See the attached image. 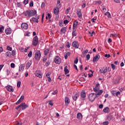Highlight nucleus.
I'll use <instances>...</instances> for the list:
<instances>
[{
    "instance_id": "4468645a",
    "label": "nucleus",
    "mask_w": 125,
    "mask_h": 125,
    "mask_svg": "<svg viewBox=\"0 0 125 125\" xmlns=\"http://www.w3.org/2000/svg\"><path fill=\"white\" fill-rule=\"evenodd\" d=\"M12 32V31L11 30V29H10V28H8L5 30V33L6 35H10Z\"/></svg>"
},
{
    "instance_id": "49530a36",
    "label": "nucleus",
    "mask_w": 125,
    "mask_h": 125,
    "mask_svg": "<svg viewBox=\"0 0 125 125\" xmlns=\"http://www.w3.org/2000/svg\"><path fill=\"white\" fill-rule=\"evenodd\" d=\"M21 85V81H18L17 82V87H19Z\"/></svg>"
},
{
    "instance_id": "f257e3e1",
    "label": "nucleus",
    "mask_w": 125,
    "mask_h": 125,
    "mask_svg": "<svg viewBox=\"0 0 125 125\" xmlns=\"http://www.w3.org/2000/svg\"><path fill=\"white\" fill-rule=\"evenodd\" d=\"M23 14H24L25 16H28V17H33V16H35V15L37 14V11L33 10H27L26 12L23 13Z\"/></svg>"
},
{
    "instance_id": "8fccbe9b",
    "label": "nucleus",
    "mask_w": 125,
    "mask_h": 125,
    "mask_svg": "<svg viewBox=\"0 0 125 125\" xmlns=\"http://www.w3.org/2000/svg\"><path fill=\"white\" fill-rule=\"evenodd\" d=\"M4 29V26H2L1 27H0V33H2V30Z\"/></svg>"
},
{
    "instance_id": "e2e57ef3",
    "label": "nucleus",
    "mask_w": 125,
    "mask_h": 125,
    "mask_svg": "<svg viewBox=\"0 0 125 125\" xmlns=\"http://www.w3.org/2000/svg\"><path fill=\"white\" fill-rule=\"evenodd\" d=\"M47 16H48V19H49V20L51 19V15H50V14L48 13Z\"/></svg>"
},
{
    "instance_id": "b1692460",
    "label": "nucleus",
    "mask_w": 125,
    "mask_h": 125,
    "mask_svg": "<svg viewBox=\"0 0 125 125\" xmlns=\"http://www.w3.org/2000/svg\"><path fill=\"white\" fill-rule=\"evenodd\" d=\"M48 53H49V49H45L44 50V55L46 56L47 54H48Z\"/></svg>"
},
{
    "instance_id": "a878e982",
    "label": "nucleus",
    "mask_w": 125,
    "mask_h": 125,
    "mask_svg": "<svg viewBox=\"0 0 125 125\" xmlns=\"http://www.w3.org/2000/svg\"><path fill=\"white\" fill-rule=\"evenodd\" d=\"M31 65H32V62H28L26 63V68L27 69H29V68H30V67H31Z\"/></svg>"
},
{
    "instance_id": "3c124183",
    "label": "nucleus",
    "mask_w": 125,
    "mask_h": 125,
    "mask_svg": "<svg viewBox=\"0 0 125 125\" xmlns=\"http://www.w3.org/2000/svg\"><path fill=\"white\" fill-rule=\"evenodd\" d=\"M86 58L87 60H89V59H90V55L89 54L87 55Z\"/></svg>"
},
{
    "instance_id": "de8ad7c7",
    "label": "nucleus",
    "mask_w": 125,
    "mask_h": 125,
    "mask_svg": "<svg viewBox=\"0 0 125 125\" xmlns=\"http://www.w3.org/2000/svg\"><path fill=\"white\" fill-rule=\"evenodd\" d=\"M50 64V62L49 61H47L45 62V65L46 66V67H48V66H49V64Z\"/></svg>"
},
{
    "instance_id": "338daca9",
    "label": "nucleus",
    "mask_w": 125,
    "mask_h": 125,
    "mask_svg": "<svg viewBox=\"0 0 125 125\" xmlns=\"http://www.w3.org/2000/svg\"><path fill=\"white\" fill-rule=\"evenodd\" d=\"M11 68H14L15 67V64L12 63L11 64Z\"/></svg>"
},
{
    "instance_id": "4d7b16f0",
    "label": "nucleus",
    "mask_w": 125,
    "mask_h": 125,
    "mask_svg": "<svg viewBox=\"0 0 125 125\" xmlns=\"http://www.w3.org/2000/svg\"><path fill=\"white\" fill-rule=\"evenodd\" d=\"M111 67L112 68L113 70H115V69H116V66L114 64H111Z\"/></svg>"
},
{
    "instance_id": "4c0bfd02",
    "label": "nucleus",
    "mask_w": 125,
    "mask_h": 125,
    "mask_svg": "<svg viewBox=\"0 0 125 125\" xmlns=\"http://www.w3.org/2000/svg\"><path fill=\"white\" fill-rule=\"evenodd\" d=\"M72 36L73 37H76L77 36V33H76V30H74L72 32Z\"/></svg>"
},
{
    "instance_id": "c03bdc74",
    "label": "nucleus",
    "mask_w": 125,
    "mask_h": 125,
    "mask_svg": "<svg viewBox=\"0 0 125 125\" xmlns=\"http://www.w3.org/2000/svg\"><path fill=\"white\" fill-rule=\"evenodd\" d=\"M59 25L60 27H63V22H62V21H60L59 22Z\"/></svg>"
},
{
    "instance_id": "72a5a7b5",
    "label": "nucleus",
    "mask_w": 125,
    "mask_h": 125,
    "mask_svg": "<svg viewBox=\"0 0 125 125\" xmlns=\"http://www.w3.org/2000/svg\"><path fill=\"white\" fill-rule=\"evenodd\" d=\"M113 119V116L112 115H108L107 117V121H111Z\"/></svg>"
},
{
    "instance_id": "4be33fe9",
    "label": "nucleus",
    "mask_w": 125,
    "mask_h": 125,
    "mask_svg": "<svg viewBox=\"0 0 125 125\" xmlns=\"http://www.w3.org/2000/svg\"><path fill=\"white\" fill-rule=\"evenodd\" d=\"M24 65L21 64L19 66V72H22V71H24Z\"/></svg>"
},
{
    "instance_id": "c85d7f7f",
    "label": "nucleus",
    "mask_w": 125,
    "mask_h": 125,
    "mask_svg": "<svg viewBox=\"0 0 125 125\" xmlns=\"http://www.w3.org/2000/svg\"><path fill=\"white\" fill-rule=\"evenodd\" d=\"M5 55L6 56V58L10 57V56H11V53L9 51H7L5 53Z\"/></svg>"
},
{
    "instance_id": "37998d69",
    "label": "nucleus",
    "mask_w": 125,
    "mask_h": 125,
    "mask_svg": "<svg viewBox=\"0 0 125 125\" xmlns=\"http://www.w3.org/2000/svg\"><path fill=\"white\" fill-rule=\"evenodd\" d=\"M29 6L30 7H33L34 6V2L33 1H31L29 4Z\"/></svg>"
},
{
    "instance_id": "58836bf2",
    "label": "nucleus",
    "mask_w": 125,
    "mask_h": 125,
    "mask_svg": "<svg viewBox=\"0 0 125 125\" xmlns=\"http://www.w3.org/2000/svg\"><path fill=\"white\" fill-rule=\"evenodd\" d=\"M11 54L12 55V56H15V55H16V52H15V50H13Z\"/></svg>"
},
{
    "instance_id": "7c9ffc66",
    "label": "nucleus",
    "mask_w": 125,
    "mask_h": 125,
    "mask_svg": "<svg viewBox=\"0 0 125 125\" xmlns=\"http://www.w3.org/2000/svg\"><path fill=\"white\" fill-rule=\"evenodd\" d=\"M111 38H117L118 37V34H111L110 35Z\"/></svg>"
},
{
    "instance_id": "79ce46f5",
    "label": "nucleus",
    "mask_w": 125,
    "mask_h": 125,
    "mask_svg": "<svg viewBox=\"0 0 125 125\" xmlns=\"http://www.w3.org/2000/svg\"><path fill=\"white\" fill-rule=\"evenodd\" d=\"M70 45H71V43H70V42H67L66 44V46L68 48H69L70 47Z\"/></svg>"
},
{
    "instance_id": "bb28decb",
    "label": "nucleus",
    "mask_w": 125,
    "mask_h": 125,
    "mask_svg": "<svg viewBox=\"0 0 125 125\" xmlns=\"http://www.w3.org/2000/svg\"><path fill=\"white\" fill-rule=\"evenodd\" d=\"M64 71L65 75H67V74H68L69 73V70L67 69V66H65L64 68Z\"/></svg>"
},
{
    "instance_id": "39448f33",
    "label": "nucleus",
    "mask_w": 125,
    "mask_h": 125,
    "mask_svg": "<svg viewBox=\"0 0 125 125\" xmlns=\"http://www.w3.org/2000/svg\"><path fill=\"white\" fill-rule=\"evenodd\" d=\"M54 62L56 63V64H60L61 63V58L58 56H55L54 59Z\"/></svg>"
},
{
    "instance_id": "ddd939ff",
    "label": "nucleus",
    "mask_w": 125,
    "mask_h": 125,
    "mask_svg": "<svg viewBox=\"0 0 125 125\" xmlns=\"http://www.w3.org/2000/svg\"><path fill=\"white\" fill-rule=\"evenodd\" d=\"M21 28L24 29V30H27L28 29V24L26 23H23L21 25Z\"/></svg>"
},
{
    "instance_id": "a18cd8bd",
    "label": "nucleus",
    "mask_w": 125,
    "mask_h": 125,
    "mask_svg": "<svg viewBox=\"0 0 125 125\" xmlns=\"http://www.w3.org/2000/svg\"><path fill=\"white\" fill-rule=\"evenodd\" d=\"M7 50H9V51H12V48L9 46H7Z\"/></svg>"
},
{
    "instance_id": "052dcab7",
    "label": "nucleus",
    "mask_w": 125,
    "mask_h": 125,
    "mask_svg": "<svg viewBox=\"0 0 125 125\" xmlns=\"http://www.w3.org/2000/svg\"><path fill=\"white\" fill-rule=\"evenodd\" d=\"M64 24H68L69 23V21L65 20L63 21Z\"/></svg>"
},
{
    "instance_id": "5701e85b",
    "label": "nucleus",
    "mask_w": 125,
    "mask_h": 125,
    "mask_svg": "<svg viewBox=\"0 0 125 125\" xmlns=\"http://www.w3.org/2000/svg\"><path fill=\"white\" fill-rule=\"evenodd\" d=\"M77 118L79 119V120H82V119H83V115H82V113H79L77 114Z\"/></svg>"
},
{
    "instance_id": "13d9d810",
    "label": "nucleus",
    "mask_w": 125,
    "mask_h": 125,
    "mask_svg": "<svg viewBox=\"0 0 125 125\" xmlns=\"http://www.w3.org/2000/svg\"><path fill=\"white\" fill-rule=\"evenodd\" d=\"M104 57H106V58H109V57H111V55L110 54H105L104 55Z\"/></svg>"
},
{
    "instance_id": "412c9836",
    "label": "nucleus",
    "mask_w": 125,
    "mask_h": 125,
    "mask_svg": "<svg viewBox=\"0 0 125 125\" xmlns=\"http://www.w3.org/2000/svg\"><path fill=\"white\" fill-rule=\"evenodd\" d=\"M103 111L104 112V113H109L110 108H109L108 107H106L104 109Z\"/></svg>"
},
{
    "instance_id": "69168bd1",
    "label": "nucleus",
    "mask_w": 125,
    "mask_h": 125,
    "mask_svg": "<svg viewBox=\"0 0 125 125\" xmlns=\"http://www.w3.org/2000/svg\"><path fill=\"white\" fill-rule=\"evenodd\" d=\"M44 5H45L44 3L43 2H42L41 4V8H43V7H44Z\"/></svg>"
},
{
    "instance_id": "473e14b6",
    "label": "nucleus",
    "mask_w": 125,
    "mask_h": 125,
    "mask_svg": "<svg viewBox=\"0 0 125 125\" xmlns=\"http://www.w3.org/2000/svg\"><path fill=\"white\" fill-rule=\"evenodd\" d=\"M104 15L107 16L108 18H111V14L109 12L105 13Z\"/></svg>"
},
{
    "instance_id": "423d86ee",
    "label": "nucleus",
    "mask_w": 125,
    "mask_h": 125,
    "mask_svg": "<svg viewBox=\"0 0 125 125\" xmlns=\"http://www.w3.org/2000/svg\"><path fill=\"white\" fill-rule=\"evenodd\" d=\"M35 75L36 76V77H38V78H40V79H42V74L41 73V71L40 70H37L35 72Z\"/></svg>"
},
{
    "instance_id": "2f4dec72",
    "label": "nucleus",
    "mask_w": 125,
    "mask_h": 125,
    "mask_svg": "<svg viewBox=\"0 0 125 125\" xmlns=\"http://www.w3.org/2000/svg\"><path fill=\"white\" fill-rule=\"evenodd\" d=\"M32 20L33 21V22H36V23L39 22V20L37 19V18H34V17L32 18Z\"/></svg>"
},
{
    "instance_id": "0eeeda50",
    "label": "nucleus",
    "mask_w": 125,
    "mask_h": 125,
    "mask_svg": "<svg viewBox=\"0 0 125 125\" xmlns=\"http://www.w3.org/2000/svg\"><path fill=\"white\" fill-rule=\"evenodd\" d=\"M6 88L8 91H9V92H13V91H14V89L12 86L10 85H8L7 86H6Z\"/></svg>"
},
{
    "instance_id": "f3484780",
    "label": "nucleus",
    "mask_w": 125,
    "mask_h": 125,
    "mask_svg": "<svg viewBox=\"0 0 125 125\" xmlns=\"http://www.w3.org/2000/svg\"><path fill=\"white\" fill-rule=\"evenodd\" d=\"M81 96L82 98H85V97H86V94L85 93V91L83 90L81 92Z\"/></svg>"
},
{
    "instance_id": "774afa93",
    "label": "nucleus",
    "mask_w": 125,
    "mask_h": 125,
    "mask_svg": "<svg viewBox=\"0 0 125 125\" xmlns=\"http://www.w3.org/2000/svg\"><path fill=\"white\" fill-rule=\"evenodd\" d=\"M121 94V92L120 91H118L116 93V96H118V95H120Z\"/></svg>"
},
{
    "instance_id": "dca6fc26",
    "label": "nucleus",
    "mask_w": 125,
    "mask_h": 125,
    "mask_svg": "<svg viewBox=\"0 0 125 125\" xmlns=\"http://www.w3.org/2000/svg\"><path fill=\"white\" fill-rule=\"evenodd\" d=\"M107 72V67H103L101 69H100V72L101 74H105Z\"/></svg>"
},
{
    "instance_id": "9d476101",
    "label": "nucleus",
    "mask_w": 125,
    "mask_h": 125,
    "mask_svg": "<svg viewBox=\"0 0 125 125\" xmlns=\"http://www.w3.org/2000/svg\"><path fill=\"white\" fill-rule=\"evenodd\" d=\"M100 59V56L99 55H96L93 59V62H94L98 61Z\"/></svg>"
},
{
    "instance_id": "7ed1b4c3",
    "label": "nucleus",
    "mask_w": 125,
    "mask_h": 125,
    "mask_svg": "<svg viewBox=\"0 0 125 125\" xmlns=\"http://www.w3.org/2000/svg\"><path fill=\"white\" fill-rule=\"evenodd\" d=\"M88 98L89 101L93 102L95 100V98H96V95L95 93H91L89 95Z\"/></svg>"
},
{
    "instance_id": "a211bd4d",
    "label": "nucleus",
    "mask_w": 125,
    "mask_h": 125,
    "mask_svg": "<svg viewBox=\"0 0 125 125\" xmlns=\"http://www.w3.org/2000/svg\"><path fill=\"white\" fill-rule=\"evenodd\" d=\"M102 93H103V90H100L97 94L95 93L96 95V97H99V96H100Z\"/></svg>"
},
{
    "instance_id": "680f3d73",
    "label": "nucleus",
    "mask_w": 125,
    "mask_h": 125,
    "mask_svg": "<svg viewBox=\"0 0 125 125\" xmlns=\"http://www.w3.org/2000/svg\"><path fill=\"white\" fill-rule=\"evenodd\" d=\"M111 93L113 96H115L116 95V91H112Z\"/></svg>"
},
{
    "instance_id": "a19ab883",
    "label": "nucleus",
    "mask_w": 125,
    "mask_h": 125,
    "mask_svg": "<svg viewBox=\"0 0 125 125\" xmlns=\"http://www.w3.org/2000/svg\"><path fill=\"white\" fill-rule=\"evenodd\" d=\"M23 3L26 5V4H28L29 3V0H24Z\"/></svg>"
},
{
    "instance_id": "c756f323",
    "label": "nucleus",
    "mask_w": 125,
    "mask_h": 125,
    "mask_svg": "<svg viewBox=\"0 0 125 125\" xmlns=\"http://www.w3.org/2000/svg\"><path fill=\"white\" fill-rule=\"evenodd\" d=\"M64 101L66 104H69V103H70V101L69 100V98L68 97H65Z\"/></svg>"
},
{
    "instance_id": "2eb2a0df",
    "label": "nucleus",
    "mask_w": 125,
    "mask_h": 125,
    "mask_svg": "<svg viewBox=\"0 0 125 125\" xmlns=\"http://www.w3.org/2000/svg\"><path fill=\"white\" fill-rule=\"evenodd\" d=\"M78 24H79V21H78L76 20L74 21L73 23V29L75 30L76 28H77V26H78Z\"/></svg>"
},
{
    "instance_id": "f03ea898",
    "label": "nucleus",
    "mask_w": 125,
    "mask_h": 125,
    "mask_svg": "<svg viewBox=\"0 0 125 125\" xmlns=\"http://www.w3.org/2000/svg\"><path fill=\"white\" fill-rule=\"evenodd\" d=\"M41 56L42 54H41V51L39 50L36 51L34 57L35 60H37V61H40V60H41Z\"/></svg>"
},
{
    "instance_id": "1a4fd4ad",
    "label": "nucleus",
    "mask_w": 125,
    "mask_h": 125,
    "mask_svg": "<svg viewBox=\"0 0 125 125\" xmlns=\"http://www.w3.org/2000/svg\"><path fill=\"white\" fill-rule=\"evenodd\" d=\"M76 11L79 18H82L83 17V14H82V11H81V9H78L76 10Z\"/></svg>"
},
{
    "instance_id": "603ef678",
    "label": "nucleus",
    "mask_w": 125,
    "mask_h": 125,
    "mask_svg": "<svg viewBox=\"0 0 125 125\" xmlns=\"http://www.w3.org/2000/svg\"><path fill=\"white\" fill-rule=\"evenodd\" d=\"M61 5L60 4H57V7L56 8H58V9H59V8H61Z\"/></svg>"
},
{
    "instance_id": "864d4df0",
    "label": "nucleus",
    "mask_w": 125,
    "mask_h": 125,
    "mask_svg": "<svg viewBox=\"0 0 125 125\" xmlns=\"http://www.w3.org/2000/svg\"><path fill=\"white\" fill-rule=\"evenodd\" d=\"M103 124L104 125H109V122L105 121L104 122H103Z\"/></svg>"
},
{
    "instance_id": "20e7f679",
    "label": "nucleus",
    "mask_w": 125,
    "mask_h": 125,
    "mask_svg": "<svg viewBox=\"0 0 125 125\" xmlns=\"http://www.w3.org/2000/svg\"><path fill=\"white\" fill-rule=\"evenodd\" d=\"M39 43V38H38V36H35L32 41V44L34 46H37L38 45V43Z\"/></svg>"
},
{
    "instance_id": "6e6552de",
    "label": "nucleus",
    "mask_w": 125,
    "mask_h": 125,
    "mask_svg": "<svg viewBox=\"0 0 125 125\" xmlns=\"http://www.w3.org/2000/svg\"><path fill=\"white\" fill-rule=\"evenodd\" d=\"M21 107H22V110H24L25 109H27L28 107H29V105L28 104H26L25 103H22L20 104Z\"/></svg>"
},
{
    "instance_id": "f704fd0d",
    "label": "nucleus",
    "mask_w": 125,
    "mask_h": 125,
    "mask_svg": "<svg viewBox=\"0 0 125 125\" xmlns=\"http://www.w3.org/2000/svg\"><path fill=\"white\" fill-rule=\"evenodd\" d=\"M94 91L95 92H97L98 91H99V88L97 87H95L94 89H93Z\"/></svg>"
},
{
    "instance_id": "cd10ccee",
    "label": "nucleus",
    "mask_w": 125,
    "mask_h": 125,
    "mask_svg": "<svg viewBox=\"0 0 125 125\" xmlns=\"http://www.w3.org/2000/svg\"><path fill=\"white\" fill-rule=\"evenodd\" d=\"M66 30L67 28L66 27H62L61 30V32H62V33H63V34H65V33H66Z\"/></svg>"
},
{
    "instance_id": "0e129e2a",
    "label": "nucleus",
    "mask_w": 125,
    "mask_h": 125,
    "mask_svg": "<svg viewBox=\"0 0 125 125\" xmlns=\"http://www.w3.org/2000/svg\"><path fill=\"white\" fill-rule=\"evenodd\" d=\"M78 61H79V60L78 59V58H76V59H75V60L74 61V63H75V64H77Z\"/></svg>"
},
{
    "instance_id": "6ab92c4d",
    "label": "nucleus",
    "mask_w": 125,
    "mask_h": 125,
    "mask_svg": "<svg viewBox=\"0 0 125 125\" xmlns=\"http://www.w3.org/2000/svg\"><path fill=\"white\" fill-rule=\"evenodd\" d=\"M24 100V96H21L20 99L18 100V101L16 103V104H20L21 102Z\"/></svg>"
},
{
    "instance_id": "c9c22d12",
    "label": "nucleus",
    "mask_w": 125,
    "mask_h": 125,
    "mask_svg": "<svg viewBox=\"0 0 125 125\" xmlns=\"http://www.w3.org/2000/svg\"><path fill=\"white\" fill-rule=\"evenodd\" d=\"M94 2H95V4H101V3H102V2L100 0L95 1Z\"/></svg>"
},
{
    "instance_id": "e433bc0d",
    "label": "nucleus",
    "mask_w": 125,
    "mask_h": 125,
    "mask_svg": "<svg viewBox=\"0 0 125 125\" xmlns=\"http://www.w3.org/2000/svg\"><path fill=\"white\" fill-rule=\"evenodd\" d=\"M47 60V58L45 56L43 57L42 62L43 63L45 62Z\"/></svg>"
},
{
    "instance_id": "bf43d9fd",
    "label": "nucleus",
    "mask_w": 125,
    "mask_h": 125,
    "mask_svg": "<svg viewBox=\"0 0 125 125\" xmlns=\"http://www.w3.org/2000/svg\"><path fill=\"white\" fill-rule=\"evenodd\" d=\"M49 105H50L51 106H53V102H52V101H49Z\"/></svg>"
},
{
    "instance_id": "aec40b11",
    "label": "nucleus",
    "mask_w": 125,
    "mask_h": 125,
    "mask_svg": "<svg viewBox=\"0 0 125 125\" xmlns=\"http://www.w3.org/2000/svg\"><path fill=\"white\" fill-rule=\"evenodd\" d=\"M54 13L55 15H58V14H59V9H58L57 8H54Z\"/></svg>"
},
{
    "instance_id": "09e8293b",
    "label": "nucleus",
    "mask_w": 125,
    "mask_h": 125,
    "mask_svg": "<svg viewBox=\"0 0 125 125\" xmlns=\"http://www.w3.org/2000/svg\"><path fill=\"white\" fill-rule=\"evenodd\" d=\"M32 54H33V52L32 51H30L29 53L28 54V57H31Z\"/></svg>"
},
{
    "instance_id": "393cba45",
    "label": "nucleus",
    "mask_w": 125,
    "mask_h": 125,
    "mask_svg": "<svg viewBox=\"0 0 125 125\" xmlns=\"http://www.w3.org/2000/svg\"><path fill=\"white\" fill-rule=\"evenodd\" d=\"M71 55V52H67L66 54H64V59H68V56H70Z\"/></svg>"
},
{
    "instance_id": "5fc2aeb1",
    "label": "nucleus",
    "mask_w": 125,
    "mask_h": 125,
    "mask_svg": "<svg viewBox=\"0 0 125 125\" xmlns=\"http://www.w3.org/2000/svg\"><path fill=\"white\" fill-rule=\"evenodd\" d=\"M57 92H58V91H57V90L54 91V92L52 93L53 95H55V94H57Z\"/></svg>"
},
{
    "instance_id": "f8f14e48",
    "label": "nucleus",
    "mask_w": 125,
    "mask_h": 125,
    "mask_svg": "<svg viewBox=\"0 0 125 125\" xmlns=\"http://www.w3.org/2000/svg\"><path fill=\"white\" fill-rule=\"evenodd\" d=\"M79 96H80V93H76L75 95L72 96L73 100L74 101H77V99H78Z\"/></svg>"
},
{
    "instance_id": "9b49d317",
    "label": "nucleus",
    "mask_w": 125,
    "mask_h": 125,
    "mask_svg": "<svg viewBox=\"0 0 125 125\" xmlns=\"http://www.w3.org/2000/svg\"><path fill=\"white\" fill-rule=\"evenodd\" d=\"M72 46L75 48H79V43L78 42V41H74L72 42Z\"/></svg>"
},
{
    "instance_id": "6e6d98bb",
    "label": "nucleus",
    "mask_w": 125,
    "mask_h": 125,
    "mask_svg": "<svg viewBox=\"0 0 125 125\" xmlns=\"http://www.w3.org/2000/svg\"><path fill=\"white\" fill-rule=\"evenodd\" d=\"M17 5H18V7H21L22 4H21V3L18 2Z\"/></svg>"
},
{
    "instance_id": "ea45409f",
    "label": "nucleus",
    "mask_w": 125,
    "mask_h": 125,
    "mask_svg": "<svg viewBox=\"0 0 125 125\" xmlns=\"http://www.w3.org/2000/svg\"><path fill=\"white\" fill-rule=\"evenodd\" d=\"M6 74L7 76H9V75H10V70L7 69Z\"/></svg>"
}]
</instances>
